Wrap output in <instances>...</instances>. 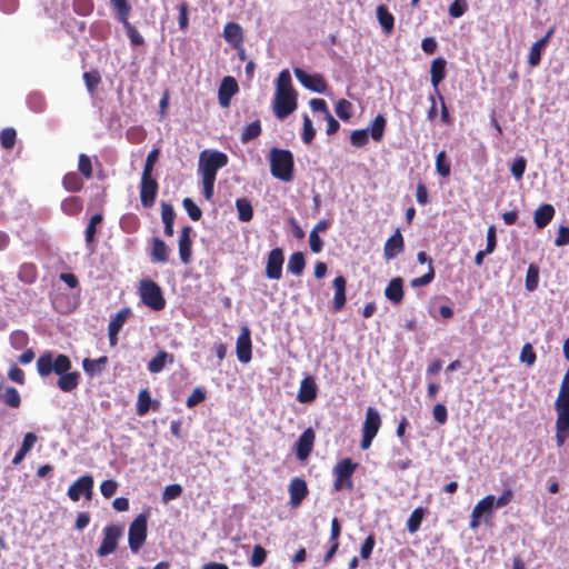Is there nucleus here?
<instances>
[{
  "label": "nucleus",
  "mask_w": 569,
  "mask_h": 569,
  "mask_svg": "<svg viewBox=\"0 0 569 569\" xmlns=\"http://www.w3.org/2000/svg\"><path fill=\"white\" fill-rule=\"evenodd\" d=\"M446 67L447 61L442 57H438L431 62L430 81L435 88L436 93L440 92L438 87L440 82H442V80L446 78Z\"/></svg>",
  "instance_id": "obj_25"
},
{
  "label": "nucleus",
  "mask_w": 569,
  "mask_h": 569,
  "mask_svg": "<svg viewBox=\"0 0 569 569\" xmlns=\"http://www.w3.org/2000/svg\"><path fill=\"white\" fill-rule=\"evenodd\" d=\"M227 163V154L219 151H202L199 157V170L202 178H216L217 171Z\"/></svg>",
  "instance_id": "obj_6"
},
{
  "label": "nucleus",
  "mask_w": 569,
  "mask_h": 569,
  "mask_svg": "<svg viewBox=\"0 0 569 569\" xmlns=\"http://www.w3.org/2000/svg\"><path fill=\"white\" fill-rule=\"evenodd\" d=\"M381 427V417L378 410L373 407L366 409V417L362 423V438L360 441V448L367 450L370 448L375 437L377 436Z\"/></svg>",
  "instance_id": "obj_5"
},
{
  "label": "nucleus",
  "mask_w": 569,
  "mask_h": 569,
  "mask_svg": "<svg viewBox=\"0 0 569 569\" xmlns=\"http://www.w3.org/2000/svg\"><path fill=\"white\" fill-rule=\"evenodd\" d=\"M251 337L250 331L247 327L242 329V332L239 335L237 339L236 352L238 360L242 363H247L251 360Z\"/></svg>",
  "instance_id": "obj_18"
},
{
  "label": "nucleus",
  "mask_w": 569,
  "mask_h": 569,
  "mask_svg": "<svg viewBox=\"0 0 569 569\" xmlns=\"http://www.w3.org/2000/svg\"><path fill=\"white\" fill-rule=\"evenodd\" d=\"M83 81L86 84L87 90L90 94H93L98 88V86L101 83V76L98 70H91L83 73Z\"/></svg>",
  "instance_id": "obj_45"
},
{
  "label": "nucleus",
  "mask_w": 569,
  "mask_h": 569,
  "mask_svg": "<svg viewBox=\"0 0 569 569\" xmlns=\"http://www.w3.org/2000/svg\"><path fill=\"white\" fill-rule=\"evenodd\" d=\"M141 301L154 311H160L166 307V299L158 283L151 279H142L139 284Z\"/></svg>",
  "instance_id": "obj_4"
},
{
  "label": "nucleus",
  "mask_w": 569,
  "mask_h": 569,
  "mask_svg": "<svg viewBox=\"0 0 569 569\" xmlns=\"http://www.w3.org/2000/svg\"><path fill=\"white\" fill-rule=\"evenodd\" d=\"M79 171L84 178H90L92 174V161L89 156L81 153L78 162Z\"/></svg>",
  "instance_id": "obj_63"
},
{
  "label": "nucleus",
  "mask_w": 569,
  "mask_h": 569,
  "mask_svg": "<svg viewBox=\"0 0 569 569\" xmlns=\"http://www.w3.org/2000/svg\"><path fill=\"white\" fill-rule=\"evenodd\" d=\"M288 490L290 495L289 505L292 508L299 507L309 493L306 480L300 477L291 479Z\"/></svg>",
  "instance_id": "obj_15"
},
{
  "label": "nucleus",
  "mask_w": 569,
  "mask_h": 569,
  "mask_svg": "<svg viewBox=\"0 0 569 569\" xmlns=\"http://www.w3.org/2000/svg\"><path fill=\"white\" fill-rule=\"evenodd\" d=\"M0 400L10 408H19L21 405V397L14 387L2 386Z\"/></svg>",
  "instance_id": "obj_35"
},
{
  "label": "nucleus",
  "mask_w": 569,
  "mask_h": 569,
  "mask_svg": "<svg viewBox=\"0 0 569 569\" xmlns=\"http://www.w3.org/2000/svg\"><path fill=\"white\" fill-rule=\"evenodd\" d=\"M306 267V260L302 252L298 251L290 256L287 269L296 276H300Z\"/></svg>",
  "instance_id": "obj_39"
},
{
  "label": "nucleus",
  "mask_w": 569,
  "mask_h": 569,
  "mask_svg": "<svg viewBox=\"0 0 569 569\" xmlns=\"http://www.w3.org/2000/svg\"><path fill=\"white\" fill-rule=\"evenodd\" d=\"M468 10V4L465 0H455L449 6V16L452 18H460Z\"/></svg>",
  "instance_id": "obj_64"
},
{
  "label": "nucleus",
  "mask_w": 569,
  "mask_h": 569,
  "mask_svg": "<svg viewBox=\"0 0 569 569\" xmlns=\"http://www.w3.org/2000/svg\"><path fill=\"white\" fill-rule=\"evenodd\" d=\"M123 528L120 525H108L103 528V539L97 549L99 557H106L116 552Z\"/></svg>",
  "instance_id": "obj_9"
},
{
  "label": "nucleus",
  "mask_w": 569,
  "mask_h": 569,
  "mask_svg": "<svg viewBox=\"0 0 569 569\" xmlns=\"http://www.w3.org/2000/svg\"><path fill=\"white\" fill-rule=\"evenodd\" d=\"M161 218H162V222L164 224V229H163L164 234L167 237H172L173 232H174L173 223H174V219H176V212H174L172 204L166 203V202H163L161 204Z\"/></svg>",
  "instance_id": "obj_31"
},
{
  "label": "nucleus",
  "mask_w": 569,
  "mask_h": 569,
  "mask_svg": "<svg viewBox=\"0 0 569 569\" xmlns=\"http://www.w3.org/2000/svg\"><path fill=\"white\" fill-rule=\"evenodd\" d=\"M62 210L68 214H77L82 209V201L78 197H69L62 201Z\"/></svg>",
  "instance_id": "obj_52"
},
{
  "label": "nucleus",
  "mask_w": 569,
  "mask_h": 569,
  "mask_svg": "<svg viewBox=\"0 0 569 569\" xmlns=\"http://www.w3.org/2000/svg\"><path fill=\"white\" fill-rule=\"evenodd\" d=\"M293 73L305 88L313 92L325 93L328 89V83L321 74H309L301 68H295Z\"/></svg>",
  "instance_id": "obj_11"
},
{
  "label": "nucleus",
  "mask_w": 569,
  "mask_h": 569,
  "mask_svg": "<svg viewBox=\"0 0 569 569\" xmlns=\"http://www.w3.org/2000/svg\"><path fill=\"white\" fill-rule=\"evenodd\" d=\"M92 489L93 478L91 475L87 473L70 485L67 495L72 501H79L81 496H83L86 499H91Z\"/></svg>",
  "instance_id": "obj_12"
},
{
  "label": "nucleus",
  "mask_w": 569,
  "mask_h": 569,
  "mask_svg": "<svg viewBox=\"0 0 569 569\" xmlns=\"http://www.w3.org/2000/svg\"><path fill=\"white\" fill-rule=\"evenodd\" d=\"M173 362V356L164 350H160L156 357H153L148 363V370L151 373H159L166 367V363Z\"/></svg>",
  "instance_id": "obj_33"
},
{
  "label": "nucleus",
  "mask_w": 569,
  "mask_h": 569,
  "mask_svg": "<svg viewBox=\"0 0 569 569\" xmlns=\"http://www.w3.org/2000/svg\"><path fill=\"white\" fill-rule=\"evenodd\" d=\"M555 33V27L549 28V30L546 32V34L537 40L530 48L529 57H528V63L531 67H537L541 61V54L542 50L547 47L550 38Z\"/></svg>",
  "instance_id": "obj_21"
},
{
  "label": "nucleus",
  "mask_w": 569,
  "mask_h": 569,
  "mask_svg": "<svg viewBox=\"0 0 569 569\" xmlns=\"http://www.w3.org/2000/svg\"><path fill=\"white\" fill-rule=\"evenodd\" d=\"M107 363V356H102L98 359L84 358L82 361V368L88 376L92 377L101 373L106 369Z\"/></svg>",
  "instance_id": "obj_30"
},
{
  "label": "nucleus",
  "mask_w": 569,
  "mask_h": 569,
  "mask_svg": "<svg viewBox=\"0 0 569 569\" xmlns=\"http://www.w3.org/2000/svg\"><path fill=\"white\" fill-rule=\"evenodd\" d=\"M191 232L192 227L191 226H184L179 236V256L182 263L188 264L191 260Z\"/></svg>",
  "instance_id": "obj_19"
},
{
  "label": "nucleus",
  "mask_w": 569,
  "mask_h": 569,
  "mask_svg": "<svg viewBox=\"0 0 569 569\" xmlns=\"http://www.w3.org/2000/svg\"><path fill=\"white\" fill-rule=\"evenodd\" d=\"M350 142L357 148L365 147L369 142L368 129L353 130L350 134Z\"/></svg>",
  "instance_id": "obj_55"
},
{
  "label": "nucleus",
  "mask_w": 569,
  "mask_h": 569,
  "mask_svg": "<svg viewBox=\"0 0 569 569\" xmlns=\"http://www.w3.org/2000/svg\"><path fill=\"white\" fill-rule=\"evenodd\" d=\"M147 516L139 515L130 525L128 543L132 552H138L147 539Z\"/></svg>",
  "instance_id": "obj_8"
},
{
  "label": "nucleus",
  "mask_w": 569,
  "mask_h": 569,
  "mask_svg": "<svg viewBox=\"0 0 569 569\" xmlns=\"http://www.w3.org/2000/svg\"><path fill=\"white\" fill-rule=\"evenodd\" d=\"M182 206L191 220L198 221L201 219L202 211L191 198H184L182 201Z\"/></svg>",
  "instance_id": "obj_57"
},
{
  "label": "nucleus",
  "mask_w": 569,
  "mask_h": 569,
  "mask_svg": "<svg viewBox=\"0 0 569 569\" xmlns=\"http://www.w3.org/2000/svg\"><path fill=\"white\" fill-rule=\"evenodd\" d=\"M36 366L40 377H48L51 373L58 375L57 386L63 392H71L79 386L80 372L70 371L72 362L67 355H54L52 351H44L38 357Z\"/></svg>",
  "instance_id": "obj_1"
},
{
  "label": "nucleus",
  "mask_w": 569,
  "mask_h": 569,
  "mask_svg": "<svg viewBox=\"0 0 569 569\" xmlns=\"http://www.w3.org/2000/svg\"><path fill=\"white\" fill-rule=\"evenodd\" d=\"M316 440L315 430L309 427L299 437L296 442V455L301 461H305L311 453Z\"/></svg>",
  "instance_id": "obj_14"
},
{
  "label": "nucleus",
  "mask_w": 569,
  "mask_h": 569,
  "mask_svg": "<svg viewBox=\"0 0 569 569\" xmlns=\"http://www.w3.org/2000/svg\"><path fill=\"white\" fill-rule=\"evenodd\" d=\"M266 559H267L266 549L260 545H256L253 547L252 555L249 559V565L251 567L258 568L264 563Z\"/></svg>",
  "instance_id": "obj_54"
},
{
  "label": "nucleus",
  "mask_w": 569,
  "mask_h": 569,
  "mask_svg": "<svg viewBox=\"0 0 569 569\" xmlns=\"http://www.w3.org/2000/svg\"><path fill=\"white\" fill-rule=\"evenodd\" d=\"M377 20L386 34H391L395 29V17L385 4H380L376 9Z\"/></svg>",
  "instance_id": "obj_27"
},
{
  "label": "nucleus",
  "mask_w": 569,
  "mask_h": 569,
  "mask_svg": "<svg viewBox=\"0 0 569 569\" xmlns=\"http://www.w3.org/2000/svg\"><path fill=\"white\" fill-rule=\"evenodd\" d=\"M385 297L395 306L403 301V280L400 277L392 278L385 289Z\"/></svg>",
  "instance_id": "obj_22"
},
{
  "label": "nucleus",
  "mask_w": 569,
  "mask_h": 569,
  "mask_svg": "<svg viewBox=\"0 0 569 569\" xmlns=\"http://www.w3.org/2000/svg\"><path fill=\"white\" fill-rule=\"evenodd\" d=\"M539 284V267L535 263H530L526 274V289L528 291H535Z\"/></svg>",
  "instance_id": "obj_43"
},
{
  "label": "nucleus",
  "mask_w": 569,
  "mask_h": 569,
  "mask_svg": "<svg viewBox=\"0 0 569 569\" xmlns=\"http://www.w3.org/2000/svg\"><path fill=\"white\" fill-rule=\"evenodd\" d=\"M555 409L557 411L556 422H559L560 428L569 427V398H557Z\"/></svg>",
  "instance_id": "obj_32"
},
{
  "label": "nucleus",
  "mask_w": 569,
  "mask_h": 569,
  "mask_svg": "<svg viewBox=\"0 0 569 569\" xmlns=\"http://www.w3.org/2000/svg\"><path fill=\"white\" fill-rule=\"evenodd\" d=\"M284 257L283 251L280 248L272 249L268 254L266 276L269 279L278 280L282 276V266Z\"/></svg>",
  "instance_id": "obj_13"
},
{
  "label": "nucleus",
  "mask_w": 569,
  "mask_h": 569,
  "mask_svg": "<svg viewBox=\"0 0 569 569\" xmlns=\"http://www.w3.org/2000/svg\"><path fill=\"white\" fill-rule=\"evenodd\" d=\"M37 439L38 438L33 432L24 435L22 445L12 459L13 465L17 466L24 459L26 455L33 448Z\"/></svg>",
  "instance_id": "obj_34"
},
{
  "label": "nucleus",
  "mask_w": 569,
  "mask_h": 569,
  "mask_svg": "<svg viewBox=\"0 0 569 569\" xmlns=\"http://www.w3.org/2000/svg\"><path fill=\"white\" fill-rule=\"evenodd\" d=\"M111 6L116 10L118 21L129 18L131 7L128 0H110Z\"/></svg>",
  "instance_id": "obj_49"
},
{
  "label": "nucleus",
  "mask_w": 569,
  "mask_h": 569,
  "mask_svg": "<svg viewBox=\"0 0 569 569\" xmlns=\"http://www.w3.org/2000/svg\"><path fill=\"white\" fill-rule=\"evenodd\" d=\"M119 22H121L122 26L124 27L132 46L137 47V46H141L144 43L143 37L139 33V31L136 29V27H133L129 22L128 18H126L124 20H120Z\"/></svg>",
  "instance_id": "obj_48"
},
{
  "label": "nucleus",
  "mask_w": 569,
  "mask_h": 569,
  "mask_svg": "<svg viewBox=\"0 0 569 569\" xmlns=\"http://www.w3.org/2000/svg\"><path fill=\"white\" fill-rule=\"evenodd\" d=\"M405 251V239L401 234L400 229H397L395 233L387 239L383 247V257L386 260H392Z\"/></svg>",
  "instance_id": "obj_17"
},
{
  "label": "nucleus",
  "mask_w": 569,
  "mask_h": 569,
  "mask_svg": "<svg viewBox=\"0 0 569 569\" xmlns=\"http://www.w3.org/2000/svg\"><path fill=\"white\" fill-rule=\"evenodd\" d=\"M127 317V310H120L117 312V315L109 321L108 331L112 332V335H118L123 323L126 322Z\"/></svg>",
  "instance_id": "obj_53"
},
{
  "label": "nucleus",
  "mask_w": 569,
  "mask_h": 569,
  "mask_svg": "<svg viewBox=\"0 0 569 569\" xmlns=\"http://www.w3.org/2000/svg\"><path fill=\"white\" fill-rule=\"evenodd\" d=\"M270 169L274 178H291L293 172V156L286 149L272 148L269 153Z\"/></svg>",
  "instance_id": "obj_2"
},
{
  "label": "nucleus",
  "mask_w": 569,
  "mask_h": 569,
  "mask_svg": "<svg viewBox=\"0 0 569 569\" xmlns=\"http://www.w3.org/2000/svg\"><path fill=\"white\" fill-rule=\"evenodd\" d=\"M103 221V214L98 212L90 218L86 228V242L92 244L96 241L97 226Z\"/></svg>",
  "instance_id": "obj_41"
},
{
  "label": "nucleus",
  "mask_w": 569,
  "mask_h": 569,
  "mask_svg": "<svg viewBox=\"0 0 569 569\" xmlns=\"http://www.w3.org/2000/svg\"><path fill=\"white\" fill-rule=\"evenodd\" d=\"M261 134V123L260 120H256L248 126L244 127L241 133V141L247 143Z\"/></svg>",
  "instance_id": "obj_46"
},
{
  "label": "nucleus",
  "mask_w": 569,
  "mask_h": 569,
  "mask_svg": "<svg viewBox=\"0 0 569 569\" xmlns=\"http://www.w3.org/2000/svg\"><path fill=\"white\" fill-rule=\"evenodd\" d=\"M158 193L157 180H141L140 199L144 208H151Z\"/></svg>",
  "instance_id": "obj_24"
},
{
  "label": "nucleus",
  "mask_w": 569,
  "mask_h": 569,
  "mask_svg": "<svg viewBox=\"0 0 569 569\" xmlns=\"http://www.w3.org/2000/svg\"><path fill=\"white\" fill-rule=\"evenodd\" d=\"M426 511L422 507L416 508L407 520V529L410 533H415L419 530Z\"/></svg>",
  "instance_id": "obj_42"
},
{
  "label": "nucleus",
  "mask_w": 569,
  "mask_h": 569,
  "mask_svg": "<svg viewBox=\"0 0 569 569\" xmlns=\"http://www.w3.org/2000/svg\"><path fill=\"white\" fill-rule=\"evenodd\" d=\"M358 468V463L353 462L351 458H343L337 462L333 467L332 473L335 476L333 490L341 491L346 489L348 491L353 490L352 475Z\"/></svg>",
  "instance_id": "obj_3"
},
{
  "label": "nucleus",
  "mask_w": 569,
  "mask_h": 569,
  "mask_svg": "<svg viewBox=\"0 0 569 569\" xmlns=\"http://www.w3.org/2000/svg\"><path fill=\"white\" fill-rule=\"evenodd\" d=\"M236 209L238 212V219L242 222H249L253 218V208L251 202L247 198H238L236 200Z\"/></svg>",
  "instance_id": "obj_36"
},
{
  "label": "nucleus",
  "mask_w": 569,
  "mask_h": 569,
  "mask_svg": "<svg viewBox=\"0 0 569 569\" xmlns=\"http://www.w3.org/2000/svg\"><path fill=\"white\" fill-rule=\"evenodd\" d=\"M276 92H296L292 88L291 74L288 69L282 70L277 78Z\"/></svg>",
  "instance_id": "obj_44"
},
{
  "label": "nucleus",
  "mask_w": 569,
  "mask_h": 569,
  "mask_svg": "<svg viewBox=\"0 0 569 569\" xmlns=\"http://www.w3.org/2000/svg\"><path fill=\"white\" fill-rule=\"evenodd\" d=\"M223 38L233 48H239L243 41L242 28L236 22H228L223 28Z\"/></svg>",
  "instance_id": "obj_26"
},
{
  "label": "nucleus",
  "mask_w": 569,
  "mask_h": 569,
  "mask_svg": "<svg viewBox=\"0 0 569 569\" xmlns=\"http://www.w3.org/2000/svg\"><path fill=\"white\" fill-rule=\"evenodd\" d=\"M332 287L335 290V296L332 300V310L338 312L342 310L347 302L346 297V287L347 280L343 276H337L332 281Z\"/></svg>",
  "instance_id": "obj_20"
},
{
  "label": "nucleus",
  "mask_w": 569,
  "mask_h": 569,
  "mask_svg": "<svg viewBox=\"0 0 569 569\" xmlns=\"http://www.w3.org/2000/svg\"><path fill=\"white\" fill-rule=\"evenodd\" d=\"M153 401L148 389H141L138 393L136 412L139 417L146 416L151 409Z\"/></svg>",
  "instance_id": "obj_37"
},
{
  "label": "nucleus",
  "mask_w": 569,
  "mask_h": 569,
  "mask_svg": "<svg viewBox=\"0 0 569 569\" xmlns=\"http://www.w3.org/2000/svg\"><path fill=\"white\" fill-rule=\"evenodd\" d=\"M435 276H436V272H435V268H433L432 261H429L428 272L425 273L421 277L413 278L410 281V286L412 288H418V287L427 286V284H429L430 282L433 281Z\"/></svg>",
  "instance_id": "obj_50"
},
{
  "label": "nucleus",
  "mask_w": 569,
  "mask_h": 569,
  "mask_svg": "<svg viewBox=\"0 0 569 569\" xmlns=\"http://www.w3.org/2000/svg\"><path fill=\"white\" fill-rule=\"evenodd\" d=\"M17 141V131L14 128L8 127L0 132V144L6 150H11Z\"/></svg>",
  "instance_id": "obj_47"
},
{
  "label": "nucleus",
  "mask_w": 569,
  "mask_h": 569,
  "mask_svg": "<svg viewBox=\"0 0 569 569\" xmlns=\"http://www.w3.org/2000/svg\"><path fill=\"white\" fill-rule=\"evenodd\" d=\"M387 120L382 114L376 116L370 124V136L376 142H380L385 134Z\"/></svg>",
  "instance_id": "obj_38"
},
{
  "label": "nucleus",
  "mask_w": 569,
  "mask_h": 569,
  "mask_svg": "<svg viewBox=\"0 0 569 569\" xmlns=\"http://www.w3.org/2000/svg\"><path fill=\"white\" fill-rule=\"evenodd\" d=\"M151 260L153 262L166 263L169 260L170 250L166 242L154 237L151 242Z\"/></svg>",
  "instance_id": "obj_29"
},
{
  "label": "nucleus",
  "mask_w": 569,
  "mask_h": 569,
  "mask_svg": "<svg viewBox=\"0 0 569 569\" xmlns=\"http://www.w3.org/2000/svg\"><path fill=\"white\" fill-rule=\"evenodd\" d=\"M159 150L153 149L147 156L141 178H151L154 163L158 161Z\"/></svg>",
  "instance_id": "obj_58"
},
{
  "label": "nucleus",
  "mask_w": 569,
  "mask_h": 569,
  "mask_svg": "<svg viewBox=\"0 0 569 569\" xmlns=\"http://www.w3.org/2000/svg\"><path fill=\"white\" fill-rule=\"evenodd\" d=\"M555 208L549 204V203H545L542 206H540L536 211H535V214H533V221H535V224L538 229H543L545 227H547L550 221L553 219L555 217Z\"/></svg>",
  "instance_id": "obj_28"
},
{
  "label": "nucleus",
  "mask_w": 569,
  "mask_h": 569,
  "mask_svg": "<svg viewBox=\"0 0 569 569\" xmlns=\"http://www.w3.org/2000/svg\"><path fill=\"white\" fill-rule=\"evenodd\" d=\"M376 545V538L373 533H370L363 541L360 548V557L365 560L370 559L373 548Z\"/></svg>",
  "instance_id": "obj_61"
},
{
  "label": "nucleus",
  "mask_w": 569,
  "mask_h": 569,
  "mask_svg": "<svg viewBox=\"0 0 569 569\" xmlns=\"http://www.w3.org/2000/svg\"><path fill=\"white\" fill-rule=\"evenodd\" d=\"M298 107L297 92H276L273 100V113L282 120L290 116Z\"/></svg>",
  "instance_id": "obj_10"
},
{
  "label": "nucleus",
  "mask_w": 569,
  "mask_h": 569,
  "mask_svg": "<svg viewBox=\"0 0 569 569\" xmlns=\"http://www.w3.org/2000/svg\"><path fill=\"white\" fill-rule=\"evenodd\" d=\"M436 168L437 172L441 177H447L450 173V163L447 159V154L445 151H440L436 157Z\"/></svg>",
  "instance_id": "obj_59"
},
{
  "label": "nucleus",
  "mask_w": 569,
  "mask_h": 569,
  "mask_svg": "<svg viewBox=\"0 0 569 569\" xmlns=\"http://www.w3.org/2000/svg\"><path fill=\"white\" fill-rule=\"evenodd\" d=\"M317 398V385L311 376H307L300 383L297 400L300 403H310Z\"/></svg>",
  "instance_id": "obj_23"
},
{
  "label": "nucleus",
  "mask_w": 569,
  "mask_h": 569,
  "mask_svg": "<svg viewBox=\"0 0 569 569\" xmlns=\"http://www.w3.org/2000/svg\"><path fill=\"white\" fill-rule=\"evenodd\" d=\"M537 360L536 352L530 343H525L520 351V361L532 366Z\"/></svg>",
  "instance_id": "obj_62"
},
{
  "label": "nucleus",
  "mask_w": 569,
  "mask_h": 569,
  "mask_svg": "<svg viewBox=\"0 0 569 569\" xmlns=\"http://www.w3.org/2000/svg\"><path fill=\"white\" fill-rule=\"evenodd\" d=\"M29 342V336L22 330H16L10 335V343L12 348L20 350L24 348Z\"/></svg>",
  "instance_id": "obj_56"
},
{
  "label": "nucleus",
  "mask_w": 569,
  "mask_h": 569,
  "mask_svg": "<svg viewBox=\"0 0 569 569\" xmlns=\"http://www.w3.org/2000/svg\"><path fill=\"white\" fill-rule=\"evenodd\" d=\"M495 509V496L488 495L481 500L477 502L471 512V519L469 522V528L471 530H476L479 528L481 519L485 522H489L492 518Z\"/></svg>",
  "instance_id": "obj_7"
},
{
  "label": "nucleus",
  "mask_w": 569,
  "mask_h": 569,
  "mask_svg": "<svg viewBox=\"0 0 569 569\" xmlns=\"http://www.w3.org/2000/svg\"><path fill=\"white\" fill-rule=\"evenodd\" d=\"M18 278L24 283H33L38 278V270L36 264L33 263H23L21 264Z\"/></svg>",
  "instance_id": "obj_40"
},
{
  "label": "nucleus",
  "mask_w": 569,
  "mask_h": 569,
  "mask_svg": "<svg viewBox=\"0 0 569 569\" xmlns=\"http://www.w3.org/2000/svg\"><path fill=\"white\" fill-rule=\"evenodd\" d=\"M239 91L238 83L232 77H224L218 89V101L222 108L230 106L232 97Z\"/></svg>",
  "instance_id": "obj_16"
},
{
  "label": "nucleus",
  "mask_w": 569,
  "mask_h": 569,
  "mask_svg": "<svg viewBox=\"0 0 569 569\" xmlns=\"http://www.w3.org/2000/svg\"><path fill=\"white\" fill-rule=\"evenodd\" d=\"M335 111L341 120L348 121L351 118L352 103L346 99H340L336 103Z\"/></svg>",
  "instance_id": "obj_51"
},
{
  "label": "nucleus",
  "mask_w": 569,
  "mask_h": 569,
  "mask_svg": "<svg viewBox=\"0 0 569 569\" xmlns=\"http://www.w3.org/2000/svg\"><path fill=\"white\" fill-rule=\"evenodd\" d=\"M206 399V391L201 387H197L192 390L190 396L187 398L186 406L193 408Z\"/></svg>",
  "instance_id": "obj_60"
}]
</instances>
